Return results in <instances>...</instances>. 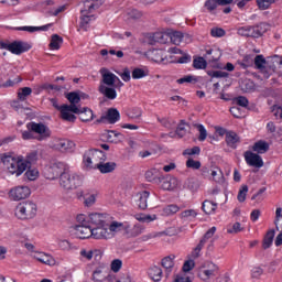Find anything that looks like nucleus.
Masks as SVG:
<instances>
[{
    "instance_id": "obj_1",
    "label": "nucleus",
    "mask_w": 282,
    "mask_h": 282,
    "mask_svg": "<svg viewBox=\"0 0 282 282\" xmlns=\"http://www.w3.org/2000/svg\"><path fill=\"white\" fill-rule=\"evenodd\" d=\"M2 162L11 175H23L28 169V161L23 160V156L8 155L2 159Z\"/></svg>"
},
{
    "instance_id": "obj_2",
    "label": "nucleus",
    "mask_w": 282,
    "mask_h": 282,
    "mask_svg": "<svg viewBox=\"0 0 282 282\" xmlns=\"http://www.w3.org/2000/svg\"><path fill=\"white\" fill-rule=\"evenodd\" d=\"M59 186L64 191H76V188L83 186V176L74 172H64L59 176Z\"/></svg>"
},
{
    "instance_id": "obj_3",
    "label": "nucleus",
    "mask_w": 282,
    "mask_h": 282,
    "mask_svg": "<svg viewBox=\"0 0 282 282\" xmlns=\"http://www.w3.org/2000/svg\"><path fill=\"white\" fill-rule=\"evenodd\" d=\"M101 162H107V154L101 150H88L84 154V165L86 169H98Z\"/></svg>"
},
{
    "instance_id": "obj_4",
    "label": "nucleus",
    "mask_w": 282,
    "mask_h": 282,
    "mask_svg": "<svg viewBox=\"0 0 282 282\" xmlns=\"http://www.w3.org/2000/svg\"><path fill=\"white\" fill-rule=\"evenodd\" d=\"M219 276V267L213 262H205L198 269V279L204 282H215Z\"/></svg>"
},
{
    "instance_id": "obj_5",
    "label": "nucleus",
    "mask_w": 282,
    "mask_h": 282,
    "mask_svg": "<svg viewBox=\"0 0 282 282\" xmlns=\"http://www.w3.org/2000/svg\"><path fill=\"white\" fill-rule=\"evenodd\" d=\"M36 210L37 207L34 202H23L15 207V217L18 219H34L36 217Z\"/></svg>"
},
{
    "instance_id": "obj_6",
    "label": "nucleus",
    "mask_w": 282,
    "mask_h": 282,
    "mask_svg": "<svg viewBox=\"0 0 282 282\" xmlns=\"http://www.w3.org/2000/svg\"><path fill=\"white\" fill-rule=\"evenodd\" d=\"M26 127L30 131H33V133L35 134V140H37L39 142H43L52 138V130L43 122H30Z\"/></svg>"
},
{
    "instance_id": "obj_7",
    "label": "nucleus",
    "mask_w": 282,
    "mask_h": 282,
    "mask_svg": "<svg viewBox=\"0 0 282 282\" xmlns=\"http://www.w3.org/2000/svg\"><path fill=\"white\" fill-rule=\"evenodd\" d=\"M59 113V118L65 122H76V116L74 113H80V108L76 105H62Z\"/></svg>"
},
{
    "instance_id": "obj_8",
    "label": "nucleus",
    "mask_w": 282,
    "mask_h": 282,
    "mask_svg": "<svg viewBox=\"0 0 282 282\" xmlns=\"http://www.w3.org/2000/svg\"><path fill=\"white\" fill-rule=\"evenodd\" d=\"M2 48L8 50L11 54L20 55L23 54V52H29L32 46L22 41H14L12 43H2Z\"/></svg>"
},
{
    "instance_id": "obj_9",
    "label": "nucleus",
    "mask_w": 282,
    "mask_h": 282,
    "mask_svg": "<svg viewBox=\"0 0 282 282\" xmlns=\"http://www.w3.org/2000/svg\"><path fill=\"white\" fill-rule=\"evenodd\" d=\"M31 194L32 191L30 189V187L25 185H20L10 189L9 197L13 202H21V199H26V197Z\"/></svg>"
},
{
    "instance_id": "obj_10",
    "label": "nucleus",
    "mask_w": 282,
    "mask_h": 282,
    "mask_svg": "<svg viewBox=\"0 0 282 282\" xmlns=\"http://www.w3.org/2000/svg\"><path fill=\"white\" fill-rule=\"evenodd\" d=\"M282 65V57L279 55H273L268 57V69L263 70V78L268 79L276 72V68Z\"/></svg>"
},
{
    "instance_id": "obj_11",
    "label": "nucleus",
    "mask_w": 282,
    "mask_h": 282,
    "mask_svg": "<svg viewBox=\"0 0 282 282\" xmlns=\"http://www.w3.org/2000/svg\"><path fill=\"white\" fill-rule=\"evenodd\" d=\"M215 232H217V227H212L209 230H207L203 238L199 240L196 248L198 250H204V246L209 243L207 250H213V243H215V239L213 237H215Z\"/></svg>"
},
{
    "instance_id": "obj_12",
    "label": "nucleus",
    "mask_w": 282,
    "mask_h": 282,
    "mask_svg": "<svg viewBox=\"0 0 282 282\" xmlns=\"http://www.w3.org/2000/svg\"><path fill=\"white\" fill-rule=\"evenodd\" d=\"M109 219L111 217L107 214H100V213H94L88 215V223L91 224V226H109Z\"/></svg>"
},
{
    "instance_id": "obj_13",
    "label": "nucleus",
    "mask_w": 282,
    "mask_h": 282,
    "mask_svg": "<svg viewBox=\"0 0 282 282\" xmlns=\"http://www.w3.org/2000/svg\"><path fill=\"white\" fill-rule=\"evenodd\" d=\"M31 258L44 265H56V259H54L52 254L43 251H32Z\"/></svg>"
},
{
    "instance_id": "obj_14",
    "label": "nucleus",
    "mask_w": 282,
    "mask_h": 282,
    "mask_svg": "<svg viewBox=\"0 0 282 282\" xmlns=\"http://www.w3.org/2000/svg\"><path fill=\"white\" fill-rule=\"evenodd\" d=\"M51 149H54L55 151H69V149H74V142L67 140V139H58L54 138L50 142Z\"/></svg>"
},
{
    "instance_id": "obj_15",
    "label": "nucleus",
    "mask_w": 282,
    "mask_h": 282,
    "mask_svg": "<svg viewBox=\"0 0 282 282\" xmlns=\"http://www.w3.org/2000/svg\"><path fill=\"white\" fill-rule=\"evenodd\" d=\"M99 74L101 75V85L106 87H113L116 86V80H118V76L108 68L104 67L100 68Z\"/></svg>"
},
{
    "instance_id": "obj_16",
    "label": "nucleus",
    "mask_w": 282,
    "mask_h": 282,
    "mask_svg": "<svg viewBox=\"0 0 282 282\" xmlns=\"http://www.w3.org/2000/svg\"><path fill=\"white\" fill-rule=\"evenodd\" d=\"M245 161L248 166H254V169H261L263 166V159L261 155L253 153L252 151L245 152Z\"/></svg>"
},
{
    "instance_id": "obj_17",
    "label": "nucleus",
    "mask_w": 282,
    "mask_h": 282,
    "mask_svg": "<svg viewBox=\"0 0 282 282\" xmlns=\"http://www.w3.org/2000/svg\"><path fill=\"white\" fill-rule=\"evenodd\" d=\"M58 175H63L62 163H53L51 166L46 167L44 171V177H46V180H56Z\"/></svg>"
},
{
    "instance_id": "obj_18",
    "label": "nucleus",
    "mask_w": 282,
    "mask_h": 282,
    "mask_svg": "<svg viewBox=\"0 0 282 282\" xmlns=\"http://www.w3.org/2000/svg\"><path fill=\"white\" fill-rule=\"evenodd\" d=\"M74 235L78 239H89V237H93V229L89 225H76L74 227Z\"/></svg>"
},
{
    "instance_id": "obj_19",
    "label": "nucleus",
    "mask_w": 282,
    "mask_h": 282,
    "mask_svg": "<svg viewBox=\"0 0 282 282\" xmlns=\"http://www.w3.org/2000/svg\"><path fill=\"white\" fill-rule=\"evenodd\" d=\"M91 280L94 282L107 281V265L105 263L99 264L93 272Z\"/></svg>"
},
{
    "instance_id": "obj_20",
    "label": "nucleus",
    "mask_w": 282,
    "mask_h": 282,
    "mask_svg": "<svg viewBox=\"0 0 282 282\" xmlns=\"http://www.w3.org/2000/svg\"><path fill=\"white\" fill-rule=\"evenodd\" d=\"M150 39L153 41V43L165 44L167 41H171V29L155 32L150 36Z\"/></svg>"
},
{
    "instance_id": "obj_21",
    "label": "nucleus",
    "mask_w": 282,
    "mask_h": 282,
    "mask_svg": "<svg viewBox=\"0 0 282 282\" xmlns=\"http://www.w3.org/2000/svg\"><path fill=\"white\" fill-rule=\"evenodd\" d=\"M109 226H98L93 228V239H111L109 234Z\"/></svg>"
},
{
    "instance_id": "obj_22",
    "label": "nucleus",
    "mask_w": 282,
    "mask_h": 282,
    "mask_svg": "<svg viewBox=\"0 0 282 282\" xmlns=\"http://www.w3.org/2000/svg\"><path fill=\"white\" fill-rule=\"evenodd\" d=\"M127 225L119 221H111V218L108 221V235H110V239H113L118 232L121 230H126Z\"/></svg>"
},
{
    "instance_id": "obj_23",
    "label": "nucleus",
    "mask_w": 282,
    "mask_h": 282,
    "mask_svg": "<svg viewBox=\"0 0 282 282\" xmlns=\"http://www.w3.org/2000/svg\"><path fill=\"white\" fill-rule=\"evenodd\" d=\"M98 91L101 93L105 98H108V100H116V98H118V93L113 86H105V84H100Z\"/></svg>"
},
{
    "instance_id": "obj_24",
    "label": "nucleus",
    "mask_w": 282,
    "mask_h": 282,
    "mask_svg": "<svg viewBox=\"0 0 282 282\" xmlns=\"http://www.w3.org/2000/svg\"><path fill=\"white\" fill-rule=\"evenodd\" d=\"M85 8H88V10L87 9L82 10L80 24L83 25V28H85V25H87L89 21L94 20V15H89V13L94 11V4H89V1H86Z\"/></svg>"
},
{
    "instance_id": "obj_25",
    "label": "nucleus",
    "mask_w": 282,
    "mask_h": 282,
    "mask_svg": "<svg viewBox=\"0 0 282 282\" xmlns=\"http://www.w3.org/2000/svg\"><path fill=\"white\" fill-rule=\"evenodd\" d=\"M180 187V181L176 177L165 178L161 183V188L163 191H175Z\"/></svg>"
},
{
    "instance_id": "obj_26",
    "label": "nucleus",
    "mask_w": 282,
    "mask_h": 282,
    "mask_svg": "<svg viewBox=\"0 0 282 282\" xmlns=\"http://www.w3.org/2000/svg\"><path fill=\"white\" fill-rule=\"evenodd\" d=\"M252 151L254 153H259L260 155L268 153V151H270V143L264 140H259L252 145Z\"/></svg>"
},
{
    "instance_id": "obj_27",
    "label": "nucleus",
    "mask_w": 282,
    "mask_h": 282,
    "mask_svg": "<svg viewBox=\"0 0 282 282\" xmlns=\"http://www.w3.org/2000/svg\"><path fill=\"white\" fill-rule=\"evenodd\" d=\"M144 232V226L137 224L133 227L126 225V234L128 237H140Z\"/></svg>"
},
{
    "instance_id": "obj_28",
    "label": "nucleus",
    "mask_w": 282,
    "mask_h": 282,
    "mask_svg": "<svg viewBox=\"0 0 282 282\" xmlns=\"http://www.w3.org/2000/svg\"><path fill=\"white\" fill-rule=\"evenodd\" d=\"M149 197H151V193L148 191L139 193L138 206L141 210H147V208H149Z\"/></svg>"
},
{
    "instance_id": "obj_29",
    "label": "nucleus",
    "mask_w": 282,
    "mask_h": 282,
    "mask_svg": "<svg viewBox=\"0 0 282 282\" xmlns=\"http://www.w3.org/2000/svg\"><path fill=\"white\" fill-rule=\"evenodd\" d=\"M134 219L141 224H151V221L158 220V215L139 213L134 215Z\"/></svg>"
},
{
    "instance_id": "obj_30",
    "label": "nucleus",
    "mask_w": 282,
    "mask_h": 282,
    "mask_svg": "<svg viewBox=\"0 0 282 282\" xmlns=\"http://www.w3.org/2000/svg\"><path fill=\"white\" fill-rule=\"evenodd\" d=\"M186 133H188V124L184 121H181V123L176 128V132H171L170 138H184Z\"/></svg>"
},
{
    "instance_id": "obj_31",
    "label": "nucleus",
    "mask_w": 282,
    "mask_h": 282,
    "mask_svg": "<svg viewBox=\"0 0 282 282\" xmlns=\"http://www.w3.org/2000/svg\"><path fill=\"white\" fill-rule=\"evenodd\" d=\"M82 122H91L94 120V111L89 108H79V112H77Z\"/></svg>"
},
{
    "instance_id": "obj_32",
    "label": "nucleus",
    "mask_w": 282,
    "mask_h": 282,
    "mask_svg": "<svg viewBox=\"0 0 282 282\" xmlns=\"http://www.w3.org/2000/svg\"><path fill=\"white\" fill-rule=\"evenodd\" d=\"M254 66L257 69H260L262 77H263V70L268 69V58L263 57V55H257L253 59Z\"/></svg>"
},
{
    "instance_id": "obj_33",
    "label": "nucleus",
    "mask_w": 282,
    "mask_h": 282,
    "mask_svg": "<svg viewBox=\"0 0 282 282\" xmlns=\"http://www.w3.org/2000/svg\"><path fill=\"white\" fill-rule=\"evenodd\" d=\"M210 177L209 180H213V182H216V184H224V172L219 167H214L210 170Z\"/></svg>"
},
{
    "instance_id": "obj_34",
    "label": "nucleus",
    "mask_w": 282,
    "mask_h": 282,
    "mask_svg": "<svg viewBox=\"0 0 282 282\" xmlns=\"http://www.w3.org/2000/svg\"><path fill=\"white\" fill-rule=\"evenodd\" d=\"M116 162H106L101 161V163L98 165L97 170L100 171L101 173H112V171H116Z\"/></svg>"
},
{
    "instance_id": "obj_35",
    "label": "nucleus",
    "mask_w": 282,
    "mask_h": 282,
    "mask_svg": "<svg viewBox=\"0 0 282 282\" xmlns=\"http://www.w3.org/2000/svg\"><path fill=\"white\" fill-rule=\"evenodd\" d=\"M226 143L231 149H237V144H239V135H237L232 131L227 132L226 133Z\"/></svg>"
},
{
    "instance_id": "obj_36",
    "label": "nucleus",
    "mask_w": 282,
    "mask_h": 282,
    "mask_svg": "<svg viewBox=\"0 0 282 282\" xmlns=\"http://www.w3.org/2000/svg\"><path fill=\"white\" fill-rule=\"evenodd\" d=\"M162 235H167L169 237H175V235H177V229L175 227H170L165 231L153 232L145 237L147 239H155V237H162Z\"/></svg>"
},
{
    "instance_id": "obj_37",
    "label": "nucleus",
    "mask_w": 282,
    "mask_h": 282,
    "mask_svg": "<svg viewBox=\"0 0 282 282\" xmlns=\"http://www.w3.org/2000/svg\"><path fill=\"white\" fill-rule=\"evenodd\" d=\"M205 58L209 63H217V61L221 58V52H219L218 50L209 48L206 51Z\"/></svg>"
},
{
    "instance_id": "obj_38",
    "label": "nucleus",
    "mask_w": 282,
    "mask_h": 282,
    "mask_svg": "<svg viewBox=\"0 0 282 282\" xmlns=\"http://www.w3.org/2000/svg\"><path fill=\"white\" fill-rule=\"evenodd\" d=\"M161 263L167 272H171V270H173V268L175 267V254L166 256L162 259Z\"/></svg>"
},
{
    "instance_id": "obj_39",
    "label": "nucleus",
    "mask_w": 282,
    "mask_h": 282,
    "mask_svg": "<svg viewBox=\"0 0 282 282\" xmlns=\"http://www.w3.org/2000/svg\"><path fill=\"white\" fill-rule=\"evenodd\" d=\"M149 58L154 63H162L164 61V51L154 48L149 52Z\"/></svg>"
},
{
    "instance_id": "obj_40",
    "label": "nucleus",
    "mask_w": 282,
    "mask_h": 282,
    "mask_svg": "<svg viewBox=\"0 0 282 282\" xmlns=\"http://www.w3.org/2000/svg\"><path fill=\"white\" fill-rule=\"evenodd\" d=\"M202 209L204 210L205 215H213L215 210H217V203L213 200H205L203 203Z\"/></svg>"
},
{
    "instance_id": "obj_41",
    "label": "nucleus",
    "mask_w": 282,
    "mask_h": 282,
    "mask_svg": "<svg viewBox=\"0 0 282 282\" xmlns=\"http://www.w3.org/2000/svg\"><path fill=\"white\" fill-rule=\"evenodd\" d=\"M239 36H251L252 39H257L254 26H240L238 28Z\"/></svg>"
},
{
    "instance_id": "obj_42",
    "label": "nucleus",
    "mask_w": 282,
    "mask_h": 282,
    "mask_svg": "<svg viewBox=\"0 0 282 282\" xmlns=\"http://www.w3.org/2000/svg\"><path fill=\"white\" fill-rule=\"evenodd\" d=\"M106 118L110 124H116V122L120 120V112L115 108H110L107 111Z\"/></svg>"
},
{
    "instance_id": "obj_43",
    "label": "nucleus",
    "mask_w": 282,
    "mask_h": 282,
    "mask_svg": "<svg viewBox=\"0 0 282 282\" xmlns=\"http://www.w3.org/2000/svg\"><path fill=\"white\" fill-rule=\"evenodd\" d=\"M126 19L127 21H140V19H142V11L137 9H129L126 12Z\"/></svg>"
},
{
    "instance_id": "obj_44",
    "label": "nucleus",
    "mask_w": 282,
    "mask_h": 282,
    "mask_svg": "<svg viewBox=\"0 0 282 282\" xmlns=\"http://www.w3.org/2000/svg\"><path fill=\"white\" fill-rule=\"evenodd\" d=\"M63 45V37L58 34H54L51 37L50 42V50H61V46Z\"/></svg>"
},
{
    "instance_id": "obj_45",
    "label": "nucleus",
    "mask_w": 282,
    "mask_h": 282,
    "mask_svg": "<svg viewBox=\"0 0 282 282\" xmlns=\"http://www.w3.org/2000/svg\"><path fill=\"white\" fill-rule=\"evenodd\" d=\"M50 28H52V24H46L42 26H22V28H19L18 30H21L23 32H39V31L47 32Z\"/></svg>"
},
{
    "instance_id": "obj_46",
    "label": "nucleus",
    "mask_w": 282,
    "mask_h": 282,
    "mask_svg": "<svg viewBox=\"0 0 282 282\" xmlns=\"http://www.w3.org/2000/svg\"><path fill=\"white\" fill-rule=\"evenodd\" d=\"M256 32V39H259V36H263L268 30H270V24L262 22L256 26H253Z\"/></svg>"
},
{
    "instance_id": "obj_47",
    "label": "nucleus",
    "mask_w": 282,
    "mask_h": 282,
    "mask_svg": "<svg viewBox=\"0 0 282 282\" xmlns=\"http://www.w3.org/2000/svg\"><path fill=\"white\" fill-rule=\"evenodd\" d=\"M149 76V69L147 68H134L132 70L133 80H140V78H147Z\"/></svg>"
},
{
    "instance_id": "obj_48",
    "label": "nucleus",
    "mask_w": 282,
    "mask_h": 282,
    "mask_svg": "<svg viewBox=\"0 0 282 282\" xmlns=\"http://www.w3.org/2000/svg\"><path fill=\"white\" fill-rule=\"evenodd\" d=\"M182 32L180 31H170V41L173 45H182Z\"/></svg>"
},
{
    "instance_id": "obj_49",
    "label": "nucleus",
    "mask_w": 282,
    "mask_h": 282,
    "mask_svg": "<svg viewBox=\"0 0 282 282\" xmlns=\"http://www.w3.org/2000/svg\"><path fill=\"white\" fill-rule=\"evenodd\" d=\"M276 0H256L258 10H270Z\"/></svg>"
},
{
    "instance_id": "obj_50",
    "label": "nucleus",
    "mask_w": 282,
    "mask_h": 282,
    "mask_svg": "<svg viewBox=\"0 0 282 282\" xmlns=\"http://www.w3.org/2000/svg\"><path fill=\"white\" fill-rule=\"evenodd\" d=\"M149 274L152 281H161L162 280V269L160 267H152L149 271Z\"/></svg>"
},
{
    "instance_id": "obj_51",
    "label": "nucleus",
    "mask_w": 282,
    "mask_h": 282,
    "mask_svg": "<svg viewBox=\"0 0 282 282\" xmlns=\"http://www.w3.org/2000/svg\"><path fill=\"white\" fill-rule=\"evenodd\" d=\"M28 96H32V88L23 87V88L19 89L18 98H19V100H21V102L28 100Z\"/></svg>"
},
{
    "instance_id": "obj_52",
    "label": "nucleus",
    "mask_w": 282,
    "mask_h": 282,
    "mask_svg": "<svg viewBox=\"0 0 282 282\" xmlns=\"http://www.w3.org/2000/svg\"><path fill=\"white\" fill-rule=\"evenodd\" d=\"M194 128L197 129V131L199 133V135H198L199 142H204V140H206V138H208V132L206 131V128L204 127V124L196 123V124H194Z\"/></svg>"
},
{
    "instance_id": "obj_53",
    "label": "nucleus",
    "mask_w": 282,
    "mask_h": 282,
    "mask_svg": "<svg viewBox=\"0 0 282 282\" xmlns=\"http://www.w3.org/2000/svg\"><path fill=\"white\" fill-rule=\"evenodd\" d=\"M274 241V230H270L267 232L264 239H263V248L264 250H268L270 246H272V242Z\"/></svg>"
},
{
    "instance_id": "obj_54",
    "label": "nucleus",
    "mask_w": 282,
    "mask_h": 282,
    "mask_svg": "<svg viewBox=\"0 0 282 282\" xmlns=\"http://www.w3.org/2000/svg\"><path fill=\"white\" fill-rule=\"evenodd\" d=\"M181 219H195L197 217V210L196 209H185L180 214Z\"/></svg>"
},
{
    "instance_id": "obj_55",
    "label": "nucleus",
    "mask_w": 282,
    "mask_h": 282,
    "mask_svg": "<svg viewBox=\"0 0 282 282\" xmlns=\"http://www.w3.org/2000/svg\"><path fill=\"white\" fill-rule=\"evenodd\" d=\"M160 177V171L158 169H151L145 172V180L148 182H155Z\"/></svg>"
},
{
    "instance_id": "obj_56",
    "label": "nucleus",
    "mask_w": 282,
    "mask_h": 282,
    "mask_svg": "<svg viewBox=\"0 0 282 282\" xmlns=\"http://www.w3.org/2000/svg\"><path fill=\"white\" fill-rule=\"evenodd\" d=\"M176 213H180V207L177 205H167L163 208V215H165L166 217L175 215Z\"/></svg>"
},
{
    "instance_id": "obj_57",
    "label": "nucleus",
    "mask_w": 282,
    "mask_h": 282,
    "mask_svg": "<svg viewBox=\"0 0 282 282\" xmlns=\"http://www.w3.org/2000/svg\"><path fill=\"white\" fill-rule=\"evenodd\" d=\"M275 228L276 230H281L282 231V208L278 207L275 210Z\"/></svg>"
},
{
    "instance_id": "obj_58",
    "label": "nucleus",
    "mask_w": 282,
    "mask_h": 282,
    "mask_svg": "<svg viewBox=\"0 0 282 282\" xmlns=\"http://www.w3.org/2000/svg\"><path fill=\"white\" fill-rule=\"evenodd\" d=\"M243 230V227L240 223H235L234 225H229L227 228V232L229 235H237V232H241Z\"/></svg>"
},
{
    "instance_id": "obj_59",
    "label": "nucleus",
    "mask_w": 282,
    "mask_h": 282,
    "mask_svg": "<svg viewBox=\"0 0 282 282\" xmlns=\"http://www.w3.org/2000/svg\"><path fill=\"white\" fill-rule=\"evenodd\" d=\"M248 195V185H242L238 192L237 199L240 203L246 202V197Z\"/></svg>"
},
{
    "instance_id": "obj_60",
    "label": "nucleus",
    "mask_w": 282,
    "mask_h": 282,
    "mask_svg": "<svg viewBox=\"0 0 282 282\" xmlns=\"http://www.w3.org/2000/svg\"><path fill=\"white\" fill-rule=\"evenodd\" d=\"M66 98L68 102H70V105H75V107L80 102V96H78L76 93H68Z\"/></svg>"
},
{
    "instance_id": "obj_61",
    "label": "nucleus",
    "mask_w": 282,
    "mask_h": 282,
    "mask_svg": "<svg viewBox=\"0 0 282 282\" xmlns=\"http://www.w3.org/2000/svg\"><path fill=\"white\" fill-rule=\"evenodd\" d=\"M25 177L30 180V182H34V180H39V170L36 169H29L25 172Z\"/></svg>"
},
{
    "instance_id": "obj_62",
    "label": "nucleus",
    "mask_w": 282,
    "mask_h": 282,
    "mask_svg": "<svg viewBox=\"0 0 282 282\" xmlns=\"http://www.w3.org/2000/svg\"><path fill=\"white\" fill-rule=\"evenodd\" d=\"M193 65L195 69H206V59L204 57H197L194 59Z\"/></svg>"
},
{
    "instance_id": "obj_63",
    "label": "nucleus",
    "mask_w": 282,
    "mask_h": 282,
    "mask_svg": "<svg viewBox=\"0 0 282 282\" xmlns=\"http://www.w3.org/2000/svg\"><path fill=\"white\" fill-rule=\"evenodd\" d=\"M110 270H112L115 273H118L119 270H122V260L115 259L110 263Z\"/></svg>"
},
{
    "instance_id": "obj_64",
    "label": "nucleus",
    "mask_w": 282,
    "mask_h": 282,
    "mask_svg": "<svg viewBox=\"0 0 282 282\" xmlns=\"http://www.w3.org/2000/svg\"><path fill=\"white\" fill-rule=\"evenodd\" d=\"M263 276V269L261 267H253L251 269V279H261Z\"/></svg>"
}]
</instances>
